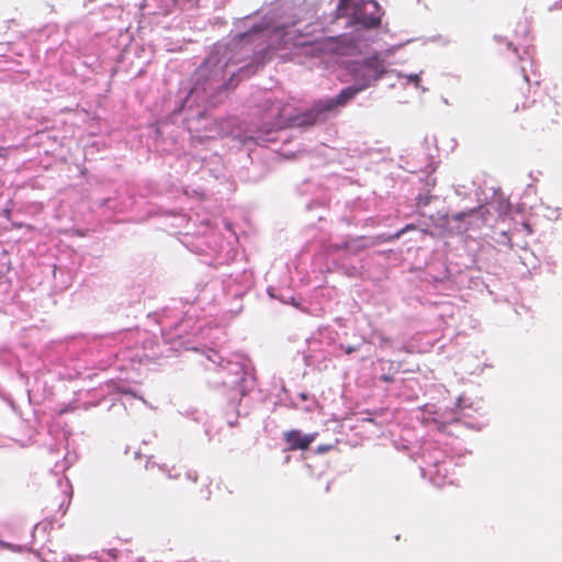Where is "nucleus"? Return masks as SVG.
<instances>
[{"instance_id":"obj_1","label":"nucleus","mask_w":562,"mask_h":562,"mask_svg":"<svg viewBox=\"0 0 562 562\" xmlns=\"http://www.w3.org/2000/svg\"><path fill=\"white\" fill-rule=\"evenodd\" d=\"M288 105L273 104L271 112L276 113L273 122L270 123L271 130H282L288 126L308 127L318 123H323L330 114L325 99H319L305 112L297 115L285 113Z\"/></svg>"},{"instance_id":"obj_2","label":"nucleus","mask_w":562,"mask_h":562,"mask_svg":"<svg viewBox=\"0 0 562 562\" xmlns=\"http://www.w3.org/2000/svg\"><path fill=\"white\" fill-rule=\"evenodd\" d=\"M353 18L358 24L364 27H375L381 23V10L375 0H363L353 9Z\"/></svg>"},{"instance_id":"obj_3","label":"nucleus","mask_w":562,"mask_h":562,"mask_svg":"<svg viewBox=\"0 0 562 562\" xmlns=\"http://www.w3.org/2000/svg\"><path fill=\"white\" fill-rule=\"evenodd\" d=\"M385 72L384 61L379 57H370L366 59L361 67L357 70V79L360 83H368V87L378 81Z\"/></svg>"},{"instance_id":"obj_4","label":"nucleus","mask_w":562,"mask_h":562,"mask_svg":"<svg viewBox=\"0 0 562 562\" xmlns=\"http://www.w3.org/2000/svg\"><path fill=\"white\" fill-rule=\"evenodd\" d=\"M368 88V83H358L342 89L336 97L325 99L330 113H338L339 109L346 106L358 93Z\"/></svg>"},{"instance_id":"obj_5","label":"nucleus","mask_w":562,"mask_h":562,"mask_svg":"<svg viewBox=\"0 0 562 562\" xmlns=\"http://www.w3.org/2000/svg\"><path fill=\"white\" fill-rule=\"evenodd\" d=\"M317 436V432L304 435L299 429H291L283 434V440L289 451L307 450Z\"/></svg>"},{"instance_id":"obj_6","label":"nucleus","mask_w":562,"mask_h":562,"mask_svg":"<svg viewBox=\"0 0 562 562\" xmlns=\"http://www.w3.org/2000/svg\"><path fill=\"white\" fill-rule=\"evenodd\" d=\"M530 91V83L527 77H524L521 85L510 91L509 99L513 105V111L517 112L519 110L529 109L530 105L527 103V94Z\"/></svg>"},{"instance_id":"obj_7","label":"nucleus","mask_w":562,"mask_h":562,"mask_svg":"<svg viewBox=\"0 0 562 562\" xmlns=\"http://www.w3.org/2000/svg\"><path fill=\"white\" fill-rule=\"evenodd\" d=\"M475 212H476V209H471V210L465 211V212H459V213L452 214L451 215V220H453V221H462L463 218H465L468 216H471Z\"/></svg>"},{"instance_id":"obj_8","label":"nucleus","mask_w":562,"mask_h":562,"mask_svg":"<svg viewBox=\"0 0 562 562\" xmlns=\"http://www.w3.org/2000/svg\"><path fill=\"white\" fill-rule=\"evenodd\" d=\"M198 474L194 472V471H188L186 474H184V480L190 482V483H196L198 482Z\"/></svg>"},{"instance_id":"obj_9","label":"nucleus","mask_w":562,"mask_h":562,"mask_svg":"<svg viewBox=\"0 0 562 562\" xmlns=\"http://www.w3.org/2000/svg\"><path fill=\"white\" fill-rule=\"evenodd\" d=\"M531 116H532V119H535L537 121H540V122L544 121V117H543L541 111H539L538 109L536 110V112Z\"/></svg>"},{"instance_id":"obj_10","label":"nucleus","mask_w":562,"mask_h":562,"mask_svg":"<svg viewBox=\"0 0 562 562\" xmlns=\"http://www.w3.org/2000/svg\"><path fill=\"white\" fill-rule=\"evenodd\" d=\"M342 348L347 355H350L357 350V348L355 346H347V347H342Z\"/></svg>"},{"instance_id":"obj_11","label":"nucleus","mask_w":562,"mask_h":562,"mask_svg":"<svg viewBox=\"0 0 562 562\" xmlns=\"http://www.w3.org/2000/svg\"><path fill=\"white\" fill-rule=\"evenodd\" d=\"M380 379L382 381H384V382H393L394 381V378L392 375H389V374H383V375H381Z\"/></svg>"},{"instance_id":"obj_12","label":"nucleus","mask_w":562,"mask_h":562,"mask_svg":"<svg viewBox=\"0 0 562 562\" xmlns=\"http://www.w3.org/2000/svg\"><path fill=\"white\" fill-rule=\"evenodd\" d=\"M328 450H329V447H323V446L318 447L319 452H326Z\"/></svg>"},{"instance_id":"obj_13","label":"nucleus","mask_w":562,"mask_h":562,"mask_svg":"<svg viewBox=\"0 0 562 562\" xmlns=\"http://www.w3.org/2000/svg\"><path fill=\"white\" fill-rule=\"evenodd\" d=\"M418 204H419V205H420V204H424V205L428 204V199H424V200H422V199H420V200H419V202H418Z\"/></svg>"},{"instance_id":"obj_14","label":"nucleus","mask_w":562,"mask_h":562,"mask_svg":"<svg viewBox=\"0 0 562 562\" xmlns=\"http://www.w3.org/2000/svg\"><path fill=\"white\" fill-rule=\"evenodd\" d=\"M411 79H412V80H418V76H417V75H415V76H411Z\"/></svg>"}]
</instances>
